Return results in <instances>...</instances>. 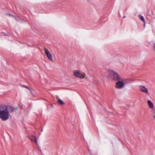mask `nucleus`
<instances>
[{
	"label": "nucleus",
	"mask_w": 155,
	"mask_h": 155,
	"mask_svg": "<svg viewBox=\"0 0 155 155\" xmlns=\"http://www.w3.org/2000/svg\"><path fill=\"white\" fill-rule=\"evenodd\" d=\"M14 108L10 105L0 106V118L3 121L8 120L10 116V113L12 112Z\"/></svg>",
	"instance_id": "nucleus-1"
},
{
	"label": "nucleus",
	"mask_w": 155,
	"mask_h": 155,
	"mask_svg": "<svg viewBox=\"0 0 155 155\" xmlns=\"http://www.w3.org/2000/svg\"><path fill=\"white\" fill-rule=\"evenodd\" d=\"M109 72L112 79L115 81H123L119 74L112 70H109Z\"/></svg>",
	"instance_id": "nucleus-2"
},
{
	"label": "nucleus",
	"mask_w": 155,
	"mask_h": 155,
	"mask_svg": "<svg viewBox=\"0 0 155 155\" xmlns=\"http://www.w3.org/2000/svg\"><path fill=\"white\" fill-rule=\"evenodd\" d=\"M73 73L74 75L76 77L82 79L84 78H85V75L82 74L80 71L78 70H75L74 71Z\"/></svg>",
	"instance_id": "nucleus-3"
},
{
	"label": "nucleus",
	"mask_w": 155,
	"mask_h": 155,
	"mask_svg": "<svg viewBox=\"0 0 155 155\" xmlns=\"http://www.w3.org/2000/svg\"><path fill=\"white\" fill-rule=\"evenodd\" d=\"M122 81H117V82L116 84V87L117 88L121 89L124 87L125 83L123 82Z\"/></svg>",
	"instance_id": "nucleus-4"
},
{
	"label": "nucleus",
	"mask_w": 155,
	"mask_h": 155,
	"mask_svg": "<svg viewBox=\"0 0 155 155\" xmlns=\"http://www.w3.org/2000/svg\"><path fill=\"white\" fill-rule=\"evenodd\" d=\"M45 53L48 58L50 61L53 60V58L50 52L46 48H44Z\"/></svg>",
	"instance_id": "nucleus-5"
},
{
	"label": "nucleus",
	"mask_w": 155,
	"mask_h": 155,
	"mask_svg": "<svg viewBox=\"0 0 155 155\" xmlns=\"http://www.w3.org/2000/svg\"><path fill=\"white\" fill-rule=\"evenodd\" d=\"M139 89L142 92L146 94L148 93V90L144 86L142 85L140 86H139Z\"/></svg>",
	"instance_id": "nucleus-6"
},
{
	"label": "nucleus",
	"mask_w": 155,
	"mask_h": 155,
	"mask_svg": "<svg viewBox=\"0 0 155 155\" xmlns=\"http://www.w3.org/2000/svg\"><path fill=\"white\" fill-rule=\"evenodd\" d=\"M28 138L32 142H35L37 144V141L35 137L32 135H29L28 136Z\"/></svg>",
	"instance_id": "nucleus-7"
},
{
	"label": "nucleus",
	"mask_w": 155,
	"mask_h": 155,
	"mask_svg": "<svg viewBox=\"0 0 155 155\" xmlns=\"http://www.w3.org/2000/svg\"><path fill=\"white\" fill-rule=\"evenodd\" d=\"M148 104L151 108H153L154 107V106L153 103L151 102L149 100L148 101Z\"/></svg>",
	"instance_id": "nucleus-8"
},
{
	"label": "nucleus",
	"mask_w": 155,
	"mask_h": 155,
	"mask_svg": "<svg viewBox=\"0 0 155 155\" xmlns=\"http://www.w3.org/2000/svg\"><path fill=\"white\" fill-rule=\"evenodd\" d=\"M58 104L62 105L64 104V103L61 99L58 98L57 101Z\"/></svg>",
	"instance_id": "nucleus-9"
},
{
	"label": "nucleus",
	"mask_w": 155,
	"mask_h": 155,
	"mask_svg": "<svg viewBox=\"0 0 155 155\" xmlns=\"http://www.w3.org/2000/svg\"><path fill=\"white\" fill-rule=\"evenodd\" d=\"M140 19L141 20H142V21H143V22L144 23V26L145 25V22L143 16H141L140 17Z\"/></svg>",
	"instance_id": "nucleus-10"
},
{
	"label": "nucleus",
	"mask_w": 155,
	"mask_h": 155,
	"mask_svg": "<svg viewBox=\"0 0 155 155\" xmlns=\"http://www.w3.org/2000/svg\"><path fill=\"white\" fill-rule=\"evenodd\" d=\"M152 115L153 118L155 119V110L153 111Z\"/></svg>",
	"instance_id": "nucleus-11"
},
{
	"label": "nucleus",
	"mask_w": 155,
	"mask_h": 155,
	"mask_svg": "<svg viewBox=\"0 0 155 155\" xmlns=\"http://www.w3.org/2000/svg\"><path fill=\"white\" fill-rule=\"evenodd\" d=\"M23 86L25 87V88H26L27 89H28L29 90H30V89L28 87L25 86Z\"/></svg>",
	"instance_id": "nucleus-12"
},
{
	"label": "nucleus",
	"mask_w": 155,
	"mask_h": 155,
	"mask_svg": "<svg viewBox=\"0 0 155 155\" xmlns=\"http://www.w3.org/2000/svg\"><path fill=\"white\" fill-rule=\"evenodd\" d=\"M153 48L154 51H155V42L153 44Z\"/></svg>",
	"instance_id": "nucleus-13"
},
{
	"label": "nucleus",
	"mask_w": 155,
	"mask_h": 155,
	"mask_svg": "<svg viewBox=\"0 0 155 155\" xmlns=\"http://www.w3.org/2000/svg\"><path fill=\"white\" fill-rule=\"evenodd\" d=\"M13 17L16 20V21H18V19L16 18V17H14V16H13Z\"/></svg>",
	"instance_id": "nucleus-14"
},
{
	"label": "nucleus",
	"mask_w": 155,
	"mask_h": 155,
	"mask_svg": "<svg viewBox=\"0 0 155 155\" xmlns=\"http://www.w3.org/2000/svg\"><path fill=\"white\" fill-rule=\"evenodd\" d=\"M7 15H8V16H12V15L11 14H7Z\"/></svg>",
	"instance_id": "nucleus-15"
},
{
	"label": "nucleus",
	"mask_w": 155,
	"mask_h": 155,
	"mask_svg": "<svg viewBox=\"0 0 155 155\" xmlns=\"http://www.w3.org/2000/svg\"><path fill=\"white\" fill-rule=\"evenodd\" d=\"M30 92V93H31V94H32V91H31V90L30 89V90H29Z\"/></svg>",
	"instance_id": "nucleus-16"
}]
</instances>
